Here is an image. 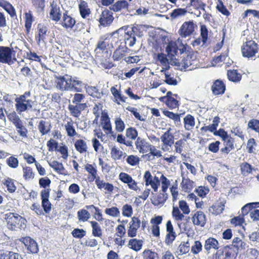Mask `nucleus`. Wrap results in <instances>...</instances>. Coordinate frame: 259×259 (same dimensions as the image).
Segmentation results:
<instances>
[{
  "mask_svg": "<svg viewBox=\"0 0 259 259\" xmlns=\"http://www.w3.org/2000/svg\"><path fill=\"white\" fill-rule=\"evenodd\" d=\"M211 89L214 95H222L226 91V85L222 80L217 79L213 82Z\"/></svg>",
  "mask_w": 259,
  "mask_h": 259,
  "instance_id": "412c9836",
  "label": "nucleus"
},
{
  "mask_svg": "<svg viewBox=\"0 0 259 259\" xmlns=\"http://www.w3.org/2000/svg\"><path fill=\"white\" fill-rule=\"evenodd\" d=\"M232 246L237 252L239 249H244L246 245L239 237H235L232 240Z\"/></svg>",
  "mask_w": 259,
  "mask_h": 259,
  "instance_id": "c03bdc74",
  "label": "nucleus"
},
{
  "mask_svg": "<svg viewBox=\"0 0 259 259\" xmlns=\"http://www.w3.org/2000/svg\"><path fill=\"white\" fill-rule=\"evenodd\" d=\"M143 259H156L158 258V254L151 249H145L143 252Z\"/></svg>",
  "mask_w": 259,
  "mask_h": 259,
  "instance_id": "774afa93",
  "label": "nucleus"
},
{
  "mask_svg": "<svg viewBox=\"0 0 259 259\" xmlns=\"http://www.w3.org/2000/svg\"><path fill=\"white\" fill-rule=\"evenodd\" d=\"M47 122L45 120H41L39 121L37 127L39 133L41 136H44L48 134L51 129V126L50 124L48 126L46 125Z\"/></svg>",
  "mask_w": 259,
  "mask_h": 259,
  "instance_id": "a18cd8bd",
  "label": "nucleus"
},
{
  "mask_svg": "<svg viewBox=\"0 0 259 259\" xmlns=\"http://www.w3.org/2000/svg\"><path fill=\"white\" fill-rule=\"evenodd\" d=\"M192 55H188L184 57L180 62H178L179 65L184 69H187L192 64Z\"/></svg>",
  "mask_w": 259,
  "mask_h": 259,
  "instance_id": "5fc2aeb1",
  "label": "nucleus"
},
{
  "mask_svg": "<svg viewBox=\"0 0 259 259\" xmlns=\"http://www.w3.org/2000/svg\"><path fill=\"white\" fill-rule=\"evenodd\" d=\"M71 91H74L76 92H81L82 82L81 80L77 79L76 78L75 79H72L71 78Z\"/></svg>",
  "mask_w": 259,
  "mask_h": 259,
  "instance_id": "680f3d73",
  "label": "nucleus"
},
{
  "mask_svg": "<svg viewBox=\"0 0 259 259\" xmlns=\"http://www.w3.org/2000/svg\"><path fill=\"white\" fill-rule=\"evenodd\" d=\"M85 207L88 209H94L95 213L94 215V218L98 222H102L103 221V218L101 210L98 207L95 206L93 204L90 205H86Z\"/></svg>",
  "mask_w": 259,
  "mask_h": 259,
  "instance_id": "4d7b16f0",
  "label": "nucleus"
},
{
  "mask_svg": "<svg viewBox=\"0 0 259 259\" xmlns=\"http://www.w3.org/2000/svg\"><path fill=\"white\" fill-rule=\"evenodd\" d=\"M13 49L6 46H0V63L3 64H12L16 60Z\"/></svg>",
  "mask_w": 259,
  "mask_h": 259,
  "instance_id": "39448f33",
  "label": "nucleus"
},
{
  "mask_svg": "<svg viewBox=\"0 0 259 259\" xmlns=\"http://www.w3.org/2000/svg\"><path fill=\"white\" fill-rule=\"evenodd\" d=\"M144 180L145 182V186H151L154 192H157L160 185V181L156 176L153 177L149 170L145 171L144 177Z\"/></svg>",
  "mask_w": 259,
  "mask_h": 259,
  "instance_id": "6e6552de",
  "label": "nucleus"
},
{
  "mask_svg": "<svg viewBox=\"0 0 259 259\" xmlns=\"http://www.w3.org/2000/svg\"><path fill=\"white\" fill-rule=\"evenodd\" d=\"M240 166L241 173L244 176H248L252 171V166L250 164L246 162H244L241 163Z\"/></svg>",
  "mask_w": 259,
  "mask_h": 259,
  "instance_id": "3c124183",
  "label": "nucleus"
},
{
  "mask_svg": "<svg viewBox=\"0 0 259 259\" xmlns=\"http://www.w3.org/2000/svg\"><path fill=\"white\" fill-rule=\"evenodd\" d=\"M76 23L74 18L69 15L68 11H65L62 16L61 25L66 29H72Z\"/></svg>",
  "mask_w": 259,
  "mask_h": 259,
  "instance_id": "a211bd4d",
  "label": "nucleus"
},
{
  "mask_svg": "<svg viewBox=\"0 0 259 259\" xmlns=\"http://www.w3.org/2000/svg\"><path fill=\"white\" fill-rule=\"evenodd\" d=\"M128 50V48L125 46H119L113 53V58L114 60L119 61L123 58L125 56Z\"/></svg>",
  "mask_w": 259,
  "mask_h": 259,
  "instance_id": "58836bf2",
  "label": "nucleus"
},
{
  "mask_svg": "<svg viewBox=\"0 0 259 259\" xmlns=\"http://www.w3.org/2000/svg\"><path fill=\"white\" fill-rule=\"evenodd\" d=\"M172 215L176 221H182L184 218V213L181 212L179 208L177 206H173Z\"/></svg>",
  "mask_w": 259,
  "mask_h": 259,
  "instance_id": "69168bd1",
  "label": "nucleus"
},
{
  "mask_svg": "<svg viewBox=\"0 0 259 259\" xmlns=\"http://www.w3.org/2000/svg\"><path fill=\"white\" fill-rule=\"evenodd\" d=\"M18 133L22 137H26L28 133L27 128L23 125L22 120L15 125Z\"/></svg>",
  "mask_w": 259,
  "mask_h": 259,
  "instance_id": "e2e57ef3",
  "label": "nucleus"
},
{
  "mask_svg": "<svg viewBox=\"0 0 259 259\" xmlns=\"http://www.w3.org/2000/svg\"><path fill=\"white\" fill-rule=\"evenodd\" d=\"M168 198L167 193L160 192L159 194H156L152 196L151 198L152 203L155 206H158L163 204Z\"/></svg>",
  "mask_w": 259,
  "mask_h": 259,
  "instance_id": "a878e982",
  "label": "nucleus"
},
{
  "mask_svg": "<svg viewBox=\"0 0 259 259\" xmlns=\"http://www.w3.org/2000/svg\"><path fill=\"white\" fill-rule=\"evenodd\" d=\"M194 24L193 22L186 21L182 24L178 32L182 37L185 38L191 35L194 32Z\"/></svg>",
  "mask_w": 259,
  "mask_h": 259,
  "instance_id": "4468645a",
  "label": "nucleus"
},
{
  "mask_svg": "<svg viewBox=\"0 0 259 259\" xmlns=\"http://www.w3.org/2000/svg\"><path fill=\"white\" fill-rule=\"evenodd\" d=\"M219 245V242L215 238L209 237L205 240L204 247L206 251L209 252L210 250L211 249H218Z\"/></svg>",
  "mask_w": 259,
  "mask_h": 259,
  "instance_id": "2f4dec72",
  "label": "nucleus"
},
{
  "mask_svg": "<svg viewBox=\"0 0 259 259\" xmlns=\"http://www.w3.org/2000/svg\"><path fill=\"white\" fill-rule=\"evenodd\" d=\"M76 150L80 154L86 153L88 152L87 143L82 139H78L74 143Z\"/></svg>",
  "mask_w": 259,
  "mask_h": 259,
  "instance_id": "ea45409f",
  "label": "nucleus"
},
{
  "mask_svg": "<svg viewBox=\"0 0 259 259\" xmlns=\"http://www.w3.org/2000/svg\"><path fill=\"white\" fill-rule=\"evenodd\" d=\"M193 182L189 178L183 177L181 186L183 191L186 192H190L193 188Z\"/></svg>",
  "mask_w": 259,
  "mask_h": 259,
  "instance_id": "37998d69",
  "label": "nucleus"
},
{
  "mask_svg": "<svg viewBox=\"0 0 259 259\" xmlns=\"http://www.w3.org/2000/svg\"><path fill=\"white\" fill-rule=\"evenodd\" d=\"M0 259H22V257L18 253L0 249Z\"/></svg>",
  "mask_w": 259,
  "mask_h": 259,
  "instance_id": "c9c22d12",
  "label": "nucleus"
},
{
  "mask_svg": "<svg viewBox=\"0 0 259 259\" xmlns=\"http://www.w3.org/2000/svg\"><path fill=\"white\" fill-rule=\"evenodd\" d=\"M227 75L229 80L233 82H239L242 79V74L237 69L228 70Z\"/></svg>",
  "mask_w": 259,
  "mask_h": 259,
  "instance_id": "473e14b6",
  "label": "nucleus"
},
{
  "mask_svg": "<svg viewBox=\"0 0 259 259\" xmlns=\"http://www.w3.org/2000/svg\"><path fill=\"white\" fill-rule=\"evenodd\" d=\"M77 214L79 222H87L91 217L89 212L85 209L79 210L77 211Z\"/></svg>",
  "mask_w": 259,
  "mask_h": 259,
  "instance_id": "603ef678",
  "label": "nucleus"
},
{
  "mask_svg": "<svg viewBox=\"0 0 259 259\" xmlns=\"http://www.w3.org/2000/svg\"><path fill=\"white\" fill-rule=\"evenodd\" d=\"M149 151V152L146 154V156L147 157L148 160H153L155 157L158 158L162 156L161 151L157 149L155 146L151 144L148 148Z\"/></svg>",
  "mask_w": 259,
  "mask_h": 259,
  "instance_id": "c756f323",
  "label": "nucleus"
},
{
  "mask_svg": "<svg viewBox=\"0 0 259 259\" xmlns=\"http://www.w3.org/2000/svg\"><path fill=\"white\" fill-rule=\"evenodd\" d=\"M165 50L167 53V56L172 60L178 53V47L176 42L170 41L168 43Z\"/></svg>",
  "mask_w": 259,
  "mask_h": 259,
  "instance_id": "72a5a7b5",
  "label": "nucleus"
},
{
  "mask_svg": "<svg viewBox=\"0 0 259 259\" xmlns=\"http://www.w3.org/2000/svg\"><path fill=\"white\" fill-rule=\"evenodd\" d=\"M108 44L105 40H99L97 44L95 52L96 54H101L104 52L106 49Z\"/></svg>",
  "mask_w": 259,
  "mask_h": 259,
  "instance_id": "0e129e2a",
  "label": "nucleus"
},
{
  "mask_svg": "<svg viewBox=\"0 0 259 259\" xmlns=\"http://www.w3.org/2000/svg\"><path fill=\"white\" fill-rule=\"evenodd\" d=\"M163 114L169 118L172 119L175 124H179L181 122L180 114L178 113H175L168 110H163Z\"/></svg>",
  "mask_w": 259,
  "mask_h": 259,
  "instance_id": "8fccbe9b",
  "label": "nucleus"
},
{
  "mask_svg": "<svg viewBox=\"0 0 259 259\" xmlns=\"http://www.w3.org/2000/svg\"><path fill=\"white\" fill-rule=\"evenodd\" d=\"M24 15L25 32L27 33H29L31 30L32 23L34 21V18L32 12L30 10L27 12H25Z\"/></svg>",
  "mask_w": 259,
  "mask_h": 259,
  "instance_id": "cd10ccee",
  "label": "nucleus"
},
{
  "mask_svg": "<svg viewBox=\"0 0 259 259\" xmlns=\"http://www.w3.org/2000/svg\"><path fill=\"white\" fill-rule=\"evenodd\" d=\"M259 50L258 45L253 40L247 41L241 47V53L244 57L250 58L254 57Z\"/></svg>",
  "mask_w": 259,
  "mask_h": 259,
  "instance_id": "20e7f679",
  "label": "nucleus"
},
{
  "mask_svg": "<svg viewBox=\"0 0 259 259\" xmlns=\"http://www.w3.org/2000/svg\"><path fill=\"white\" fill-rule=\"evenodd\" d=\"M101 125L102 129L106 135L113 134L112 127L110 121V119L107 112H103L101 116Z\"/></svg>",
  "mask_w": 259,
  "mask_h": 259,
  "instance_id": "2eb2a0df",
  "label": "nucleus"
},
{
  "mask_svg": "<svg viewBox=\"0 0 259 259\" xmlns=\"http://www.w3.org/2000/svg\"><path fill=\"white\" fill-rule=\"evenodd\" d=\"M184 127L186 130H191L195 125V121L193 116L187 114L184 118Z\"/></svg>",
  "mask_w": 259,
  "mask_h": 259,
  "instance_id": "79ce46f5",
  "label": "nucleus"
},
{
  "mask_svg": "<svg viewBox=\"0 0 259 259\" xmlns=\"http://www.w3.org/2000/svg\"><path fill=\"white\" fill-rule=\"evenodd\" d=\"M117 85L112 87L110 88V91L113 96L114 97V101L117 104H120V102H125L126 98L122 95L120 88L119 89L117 88Z\"/></svg>",
  "mask_w": 259,
  "mask_h": 259,
  "instance_id": "5701e85b",
  "label": "nucleus"
},
{
  "mask_svg": "<svg viewBox=\"0 0 259 259\" xmlns=\"http://www.w3.org/2000/svg\"><path fill=\"white\" fill-rule=\"evenodd\" d=\"M38 34L35 35V40L38 44L41 41H44L47 36L48 28L46 26L42 24H38L37 25Z\"/></svg>",
  "mask_w": 259,
  "mask_h": 259,
  "instance_id": "bb28decb",
  "label": "nucleus"
},
{
  "mask_svg": "<svg viewBox=\"0 0 259 259\" xmlns=\"http://www.w3.org/2000/svg\"><path fill=\"white\" fill-rule=\"evenodd\" d=\"M7 228L12 231L24 229L26 220L17 213L8 212L5 214Z\"/></svg>",
  "mask_w": 259,
  "mask_h": 259,
  "instance_id": "f257e3e1",
  "label": "nucleus"
},
{
  "mask_svg": "<svg viewBox=\"0 0 259 259\" xmlns=\"http://www.w3.org/2000/svg\"><path fill=\"white\" fill-rule=\"evenodd\" d=\"M85 90L88 94L93 98H99L100 97V94L99 90L95 87L88 86L85 88Z\"/></svg>",
  "mask_w": 259,
  "mask_h": 259,
  "instance_id": "338daca9",
  "label": "nucleus"
},
{
  "mask_svg": "<svg viewBox=\"0 0 259 259\" xmlns=\"http://www.w3.org/2000/svg\"><path fill=\"white\" fill-rule=\"evenodd\" d=\"M4 184L6 186L9 192L11 193H14L16 190L17 187L14 184V180L10 178L5 179Z\"/></svg>",
  "mask_w": 259,
  "mask_h": 259,
  "instance_id": "bf43d9fd",
  "label": "nucleus"
},
{
  "mask_svg": "<svg viewBox=\"0 0 259 259\" xmlns=\"http://www.w3.org/2000/svg\"><path fill=\"white\" fill-rule=\"evenodd\" d=\"M87 103L78 104L74 105H69L68 110L70 114L74 117L78 118L81 114V112L87 108Z\"/></svg>",
  "mask_w": 259,
  "mask_h": 259,
  "instance_id": "aec40b11",
  "label": "nucleus"
},
{
  "mask_svg": "<svg viewBox=\"0 0 259 259\" xmlns=\"http://www.w3.org/2000/svg\"><path fill=\"white\" fill-rule=\"evenodd\" d=\"M50 190V189L48 188V189H43L40 192L41 206L46 213H49L52 209V205L49 200Z\"/></svg>",
  "mask_w": 259,
  "mask_h": 259,
  "instance_id": "f8f14e48",
  "label": "nucleus"
},
{
  "mask_svg": "<svg viewBox=\"0 0 259 259\" xmlns=\"http://www.w3.org/2000/svg\"><path fill=\"white\" fill-rule=\"evenodd\" d=\"M135 145L139 153L144 154L148 152L150 143L146 139L139 137L135 141Z\"/></svg>",
  "mask_w": 259,
  "mask_h": 259,
  "instance_id": "f3484780",
  "label": "nucleus"
},
{
  "mask_svg": "<svg viewBox=\"0 0 259 259\" xmlns=\"http://www.w3.org/2000/svg\"><path fill=\"white\" fill-rule=\"evenodd\" d=\"M95 184L99 189L101 190L104 188L109 193H112L114 190V186L112 184L104 182L103 180H100L99 177H97L95 181Z\"/></svg>",
  "mask_w": 259,
  "mask_h": 259,
  "instance_id": "7c9ffc66",
  "label": "nucleus"
},
{
  "mask_svg": "<svg viewBox=\"0 0 259 259\" xmlns=\"http://www.w3.org/2000/svg\"><path fill=\"white\" fill-rule=\"evenodd\" d=\"M226 203L225 200L219 198L209 208L208 210L214 215L220 214L224 210Z\"/></svg>",
  "mask_w": 259,
  "mask_h": 259,
  "instance_id": "dca6fc26",
  "label": "nucleus"
},
{
  "mask_svg": "<svg viewBox=\"0 0 259 259\" xmlns=\"http://www.w3.org/2000/svg\"><path fill=\"white\" fill-rule=\"evenodd\" d=\"M50 18L55 22H59L62 17V12L60 6L53 1L50 4Z\"/></svg>",
  "mask_w": 259,
  "mask_h": 259,
  "instance_id": "ddd939ff",
  "label": "nucleus"
},
{
  "mask_svg": "<svg viewBox=\"0 0 259 259\" xmlns=\"http://www.w3.org/2000/svg\"><path fill=\"white\" fill-rule=\"evenodd\" d=\"M19 241L25 245L28 252L32 254H36L39 251L38 246L36 242L29 236H26L20 238Z\"/></svg>",
  "mask_w": 259,
  "mask_h": 259,
  "instance_id": "0eeeda50",
  "label": "nucleus"
},
{
  "mask_svg": "<svg viewBox=\"0 0 259 259\" xmlns=\"http://www.w3.org/2000/svg\"><path fill=\"white\" fill-rule=\"evenodd\" d=\"M224 147L221 149L220 152L224 154H228L234 149V139L230 135L227 139L222 140Z\"/></svg>",
  "mask_w": 259,
  "mask_h": 259,
  "instance_id": "4be33fe9",
  "label": "nucleus"
},
{
  "mask_svg": "<svg viewBox=\"0 0 259 259\" xmlns=\"http://www.w3.org/2000/svg\"><path fill=\"white\" fill-rule=\"evenodd\" d=\"M79 14L83 19L88 17L91 14V11L89 8L88 3L83 0H80L78 4Z\"/></svg>",
  "mask_w": 259,
  "mask_h": 259,
  "instance_id": "b1692460",
  "label": "nucleus"
},
{
  "mask_svg": "<svg viewBox=\"0 0 259 259\" xmlns=\"http://www.w3.org/2000/svg\"><path fill=\"white\" fill-rule=\"evenodd\" d=\"M22 170L23 177L25 181H29L34 178L35 175L31 167L28 166H23Z\"/></svg>",
  "mask_w": 259,
  "mask_h": 259,
  "instance_id": "09e8293b",
  "label": "nucleus"
},
{
  "mask_svg": "<svg viewBox=\"0 0 259 259\" xmlns=\"http://www.w3.org/2000/svg\"><path fill=\"white\" fill-rule=\"evenodd\" d=\"M191 221L194 226L203 227L206 223V216L201 210L193 212L191 214Z\"/></svg>",
  "mask_w": 259,
  "mask_h": 259,
  "instance_id": "9d476101",
  "label": "nucleus"
},
{
  "mask_svg": "<svg viewBox=\"0 0 259 259\" xmlns=\"http://www.w3.org/2000/svg\"><path fill=\"white\" fill-rule=\"evenodd\" d=\"M238 252L232 247L226 246L221 253L217 251L214 254L215 259H236Z\"/></svg>",
  "mask_w": 259,
  "mask_h": 259,
  "instance_id": "423d86ee",
  "label": "nucleus"
},
{
  "mask_svg": "<svg viewBox=\"0 0 259 259\" xmlns=\"http://www.w3.org/2000/svg\"><path fill=\"white\" fill-rule=\"evenodd\" d=\"M90 223L92 228L93 236L101 238L103 236V232L100 224L95 221H91Z\"/></svg>",
  "mask_w": 259,
  "mask_h": 259,
  "instance_id": "a19ab883",
  "label": "nucleus"
},
{
  "mask_svg": "<svg viewBox=\"0 0 259 259\" xmlns=\"http://www.w3.org/2000/svg\"><path fill=\"white\" fill-rule=\"evenodd\" d=\"M142 29V25H136L126 30L123 36L125 43L128 44L129 47L133 46L136 41V36L141 37L143 35Z\"/></svg>",
  "mask_w": 259,
  "mask_h": 259,
  "instance_id": "7ed1b4c3",
  "label": "nucleus"
},
{
  "mask_svg": "<svg viewBox=\"0 0 259 259\" xmlns=\"http://www.w3.org/2000/svg\"><path fill=\"white\" fill-rule=\"evenodd\" d=\"M186 142H187V140H186V139H185L184 138L181 139L177 141L174 143L175 152L176 153L180 154L183 156H185V155H184L183 153H182V152L183 151V148H184Z\"/></svg>",
  "mask_w": 259,
  "mask_h": 259,
  "instance_id": "49530a36",
  "label": "nucleus"
},
{
  "mask_svg": "<svg viewBox=\"0 0 259 259\" xmlns=\"http://www.w3.org/2000/svg\"><path fill=\"white\" fill-rule=\"evenodd\" d=\"M0 7H2L11 17L16 16L15 9L9 2L5 0H0Z\"/></svg>",
  "mask_w": 259,
  "mask_h": 259,
  "instance_id": "e433bc0d",
  "label": "nucleus"
},
{
  "mask_svg": "<svg viewBox=\"0 0 259 259\" xmlns=\"http://www.w3.org/2000/svg\"><path fill=\"white\" fill-rule=\"evenodd\" d=\"M114 19L113 13L108 9L102 11L99 18V23L103 26H107L112 23Z\"/></svg>",
  "mask_w": 259,
  "mask_h": 259,
  "instance_id": "6ab92c4d",
  "label": "nucleus"
},
{
  "mask_svg": "<svg viewBox=\"0 0 259 259\" xmlns=\"http://www.w3.org/2000/svg\"><path fill=\"white\" fill-rule=\"evenodd\" d=\"M189 5L195 10L205 11L206 4L201 0H190Z\"/></svg>",
  "mask_w": 259,
  "mask_h": 259,
  "instance_id": "13d9d810",
  "label": "nucleus"
},
{
  "mask_svg": "<svg viewBox=\"0 0 259 259\" xmlns=\"http://www.w3.org/2000/svg\"><path fill=\"white\" fill-rule=\"evenodd\" d=\"M125 136L127 138L131 140H136L138 137V132L136 128L130 127L126 128L125 131Z\"/></svg>",
  "mask_w": 259,
  "mask_h": 259,
  "instance_id": "6e6d98bb",
  "label": "nucleus"
},
{
  "mask_svg": "<svg viewBox=\"0 0 259 259\" xmlns=\"http://www.w3.org/2000/svg\"><path fill=\"white\" fill-rule=\"evenodd\" d=\"M130 4L125 0H119L116 2L112 6L111 10L114 12L125 10L129 12Z\"/></svg>",
  "mask_w": 259,
  "mask_h": 259,
  "instance_id": "393cba45",
  "label": "nucleus"
},
{
  "mask_svg": "<svg viewBox=\"0 0 259 259\" xmlns=\"http://www.w3.org/2000/svg\"><path fill=\"white\" fill-rule=\"evenodd\" d=\"M71 76L66 75L57 78L56 87L63 91H71Z\"/></svg>",
  "mask_w": 259,
  "mask_h": 259,
  "instance_id": "1a4fd4ad",
  "label": "nucleus"
},
{
  "mask_svg": "<svg viewBox=\"0 0 259 259\" xmlns=\"http://www.w3.org/2000/svg\"><path fill=\"white\" fill-rule=\"evenodd\" d=\"M171 128H169L161 136L160 139L162 143L173 145L175 143V137L171 132Z\"/></svg>",
  "mask_w": 259,
  "mask_h": 259,
  "instance_id": "c85d7f7f",
  "label": "nucleus"
},
{
  "mask_svg": "<svg viewBox=\"0 0 259 259\" xmlns=\"http://www.w3.org/2000/svg\"><path fill=\"white\" fill-rule=\"evenodd\" d=\"M85 169L90 174L88 177L89 181L91 182L96 181L98 177L96 168L92 164L87 163L85 165Z\"/></svg>",
  "mask_w": 259,
  "mask_h": 259,
  "instance_id": "4c0bfd02",
  "label": "nucleus"
},
{
  "mask_svg": "<svg viewBox=\"0 0 259 259\" xmlns=\"http://www.w3.org/2000/svg\"><path fill=\"white\" fill-rule=\"evenodd\" d=\"M49 165L58 174L61 175L65 174V168L62 163L56 160H54L51 163H49Z\"/></svg>",
  "mask_w": 259,
  "mask_h": 259,
  "instance_id": "de8ad7c7",
  "label": "nucleus"
},
{
  "mask_svg": "<svg viewBox=\"0 0 259 259\" xmlns=\"http://www.w3.org/2000/svg\"><path fill=\"white\" fill-rule=\"evenodd\" d=\"M141 226V220L138 217H133L128 224L127 228L128 237L134 238L137 235L138 230Z\"/></svg>",
  "mask_w": 259,
  "mask_h": 259,
  "instance_id": "9b49d317",
  "label": "nucleus"
},
{
  "mask_svg": "<svg viewBox=\"0 0 259 259\" xmlns=\"http://www.w3.org/2000/svg\"><path fill=\"white\" fill-rule=\"evenodd\" d=\"M259 207V202L248 203L241 208L242 215L244 217L247 215L253 208Z\"/></svg>",
  "mask_w": 259,
  "mask_h": 259,
  "instance_id": "864d4df0",
  "label": "nucleus"
},
{
  "mask_svg": "<svg viewBox=\"0 0 259 259\" xmlns=\"http://www.w3.org/2000/svg\"><path fill=\"white\" fill-rule=\"evenodd\" d=\"M65 128L68 137H73L77 135V133L73 126V122L72 120H71L70 121L67 122L65 125Z\"/></svg>",
  "mask_w": 259,
  "mask_h": 259,
  "instance_id": "052dcab7",
  "label": "nucleus"
},
{
  "mask_svg": "<svg viewBox=\"0 0 259 259\" xmlns=\"http://www.w3.org/2000/svg\"><path fill=\"white\" fill-rule=\"evenodd\" d=\"M30 92L27 91L25 92L23 95L15 98V108L18 113L20 114L32 108L33 101L28 99V98L30 97Z\"/></svg>",
  "mask_w": 259,
  "mask_h": 259,
  "instance_id": "f03ea898",
  "label": "nucleus"
},
{
  "mask_svg": "<svg viewBox=\"0 0 259 259\" xmlns=\"http://www.w3.org/2000/svg\"><path fill=\"white\" fill-rule=\"evenodd\" d=\"M143 241L141 239H137L136 238H132L129 240L127 247L137 252L140 250L143 246Z\"/></svg>",
  "mask_w": 259,
  "mask_h": 259,
  "instance_id": "f704fd0d",
  "label": "nucleus"
}]
</instances>
